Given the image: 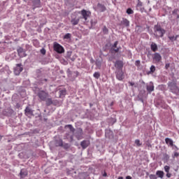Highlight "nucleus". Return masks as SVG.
Masks as SVG:
<instances>
[{
  "mask_svg": "<svg viewBox=\"0 0 179 179\" xmlns=\"http://www.w3.org/2000/svg\"><path fill=\"white\" fill-rule=\"evenodd\" d=\"M154 36L157 38H160V37H164V34H166V29H163L162 26L157 24L154 27Z\"/></svg>",
  "mask_w": 179,
  "mask_h": 179,
  "instance_id": "1",
  "label": "nucleus"
},
{
  "mask_svg": "<svg viewBox=\"0 0 179 179\" xmlns=\"http://www.w3.org/2000/svg\"><path fill=\"white\" fill-rule=\"evenodd\" d=\"M168 87L171 93H173L174 94H179V87L177 86V83L169 82L168 83Z\"/></svg>",
  "mask_w": 179,
  "mask_h": 179,
  "instance_id": "2",
  "label": "nucleus"
},
{
  "mask_svg": "<svg viewBox=\"0 0 179 179\" xmlns=\"http://www.w3.org/2000/svg\"><path fill=\"white\" fill-rule=\"evenodd\" d=\"M53 48L54 50L57 52V54H64V52H65V49H64V47L57 42L54 43Z\"/></svg>",
  "mask_w": 179,
  "mask_h": 179,
  "instance_id": "3",
  "label": "nucleus"
},
{
  "mask_svg": "<svg viewBox=\"0 0 179 179\" xmlns=\"http://www.w3.org/2000/svg\"><path fill=\"white\" fill-rule=\"evenodd\" d=\"M38 96L39 97L40 100H42V101H45L48 97V93L43 90L39 91L38 93Z\"/></svg>",
  "mask_w": 179,
  "mask_h": 179,
  "instance_id": "4",
  "label": "nucleus"
},
{
  "mask_svg": "<svg viewBox=\"0 0 179 179\" xmlns=\"http://www.w3.org/2000/svg\"><path fill=\"white\" fill-rule=\"evenodd\" d=\"M2 117H10L13 114V110L10 108H8L2 110Z\"/></svg>",
  "mask_w": 179,
  "mask_h": 179,
  "instance_id": "5",
  "label": "nucleus"
},
{
  "mask_svg": "<svg viewBox=\"0 0 179 179\" xmlns=\"http://www.w3.org/2000/svg\"><path fill=\"white\" fill-rule=\"evenodd\" d=\"M152 61L154 64H159L162 62V55L157 52H155L152 57Z\"/></svg>",
  "mask_w": 179,
  "mask_h": 179,
  "instance_id": "6",
  "label": "nucleus"
},
{
  "mask_svg": "<svg viewBox=\"0 0 179 179\" xmlns=\"http://www.w3.org/2000/svg\"><path fill=\"white\" fill-rule=\"evenodd\" d=\"M115 75L117 80H122L125 78V76L124 75V71H122V70H117L115 72Z\"/></svg>",
  "mask_w": 179,
  "mask_h": 179,
  "instance_id": "7",
  "label": "nucleus"
},
{
  "mask_svg": "<svg viewBox=\"0 0 179 179\" xmlns=\"http://www.w3.org/2000/svg\"><path fill=\"white\" fill-rule=\"evenodd\" d=\"M23 71V67H22V64H17L16 67L14 69L15 75H20V72Z\"/></svg>",
  "mask_w": 179,
  "mask_h": 179,
  "instance_id": "8",
  "label": "nucleus"
},
{
  "mask_svg": "<svg viewBox=\"0 0 179 179\" xmlns=\"http://www.w3.org/2000/svg\"><path fill=\"white\" fill-rule=\"evenodd\" d=\"M115 67L117 69V70H122V68H124V62L121 60H117L115 63Z\"/></svg>",
  "mask_w": 179,
  "mask_h": 179,
  "instance_id": "9",
  "label": "nucleus"
},
{
  "mask_svg": "<svg viewBox=\"0 0 179 179\" xmlns=\"http://www.w3.org/2000/svg\"><path fill=\"white\" fill-rule=\"evenodd\" d=\"M82 135H83V130H82L81 128L78 129L77 131L74 134V136L78 140L82 138Z\"/></svg>",
  "mask_w": 179,
  "mask_h": 179,
  "instance_id": "10",
  "label": "nucleus"
},
{
  "mask_svg": "<svg viewBox=\"0 0 179 179\" xmlns=\"http://www.w3.org/2000/svg\"><path fill=\"white\" fill-rule=\"evenodd\" d=\"M17 54L20 58H23V57H26V52H24V49L22 48H19L17 50Z\"/></svg>",
  "mask_w": 179,
  "mask_h": 179,
  "instance_id": "11",
  "label": "nucleus"
},
{
  "mask_svg": "<svg viewBox=\"0 0 179 179\" xmlns=\"http://www.w3.org/2000/svg\"><path fill=\"white\" fill-rule=\"evenodd\" d=\"M97 9L99 12H106V10H107L106 6H104L103 4H101L100 3H99L97 4Z\"/></svg>",
  "mask_w": 179,
  "mask_h": 179,
  "instance_id": "12",
  "label": "nucleus"
},
{
  "mask_svg": "<svg viewBox=\"0 0 179 179\" xmlns=\"http://www.w3.org/2000/svg\"><path fill=\"white\" fill-rule=\"evenodd\" d=\"M80 145L83 149H86V148L90 145V143H89L87 141H83L80 143Z\"/></svg>",
  "mask_w": 179,
  "mask_h": 179,
  "instance_id": "13",
  "label": "nucleus"
},
{
  "mask_svg": "<svg viewBox=\"0 0 179 179\" xmlns=\"http://www.w3.org/2000/svg\"><path fill=\"white\" fill-rule=\"evenodd\" d=\"M147 91L148 93H150L151 92L155 91V85L153 84H150L149 85H147Z\"/></svg>",
  "mask_w": 179,
  "mask_h": 179,
  "instance_id": "14",
  "label": "nucleus"
},
{
  "mask_svg": "<svg viewBox=\"0 0 179 179\" xmlns=\"http://www.w3.org/2000/svg\"><path fill=\"white\" fill-rule=\"evenodd\" d=\"M81 15L83 17V19H85V20H87V18L89 17V15H87V12L86 11V10H81Z\"/></svg>",
  "mask_w": 179,
  "mask_h": 179,
  "instance_id": "15",
  "label": "nucleus"
},
{
  "mask_svg": "<svg viewBox=\"0 0 179 179\" xmlns=\"http://www.w3.org/2000/svg\"><path fill=\"white\" fill-rule=\"evenodd\" d=\"M165 142L166 145H169L170 146H174V142L169 138H165Z\"/></svg>",
  "mask_w": 179,
  "mask_h": 179,
  "instance_id": "16",
  "label": "nucleus"
},
{
  "mask_svg": "<svg viewBox=\"0 0 179 179\" xmlns=\"http://www.w3.org/2000/svg\"><path fill=\"white\" fill-rule=\"evenodd\" d=\"M122 24H123V26H125V27H129V20H128L127 18H123L122 21Z\"/></svg>",
  "mask_w": 179,
  "mask_h": 179,
  "instance_id": "17",
  "label": "nucleus"
},
{
  "mask_svg": "<svg viewBox=\"0 0 179 179\" xmlns=\"http://www.w3.org/2000/svg\"><path fill=\"white\" fill-rule=\"evenodd\" d=\"M33 6L34 9H36V8H40V0H34L33 1Z\"/></svg>",
  "mask_w": 179,
  "mask_h": 179,
  "instance_id": "18",
  "label": "nucleus"
},
{
  "mask_svg": "<svg viewBox=\"0 0 179 179\" xmlns=\"http://www.w3.org/2000/svg\"><path fill=\"white\" fill-rule=\"evenodd\" d=\"M60 99H64L66 94V90H62L59 92Z\"/></svg>",
  "mask_w": 179,
  "mask_h": 179,
  "instance_id": "19",
  "label": "nucleus"
},
{
  "mask_svg": "<svg viewBox=\"0 0 179 179\" xmlns=\"http://www.w3.org/2000/svg\"><path fill=\"white\" fill-rule=\"evenodd\" d=\"M21 178H24L27 176V171L26 169H21L20 171Z\"/></svg>",
  "mask_w": 179,
  "mask_h": 179,
  "instance_id": "20",
  "label": "nucleus"
},
{
  "mask_svg": "<svg viewBox=\"0 0 179 179\" xmlns=\"http://www.w3.org/2000/svg\"><path fill=\"white\" fill-rule=\"evenodd\" d=\"M71 22L73 24V26H76V24H79V18H73L71 19Z\"/></svg>",
  "mask_w": 179,
  "mask_h": 179,
  "instance_id": "21",
  "label": "nucleus"
},
{
  "mask_svg": "<svg viewBox=\"0 0 179 179\" xmlns=\"http://www.w3.org/2000/svg\"><path fill=\"white\" fill-rule=\"evenodd\" d=\"M150 48L153 52H156V50H157V45L155 43H152Z\"/></svg>",
  "mask_w": 179,
  "mask_h": 179,
  "instance_id": "22",
  "label": "nucleus"
},
{
  "mask_svg": "<svg viewBox=\"0 0 179 179\" xmlns=\"http://www.w3.org/2000/svg\"><path fill=\"white\" fill-rule=\"evenodd\" d=\"M156 175L159 177V178H163V177H164V172L163 171H157Z\"/></svg>",
  "mask_w": 179,
  "mask_h": 179,
  "instance_id": "23",
  "label": "nucleus"
},
{
  "mask_svg": "<svg viewBox=\"0 0 179 179\" xmlns=\"http://www.w3.org/2000/svg\"><path fill=\"white\" fill-rule=\"evenodd\" d=\"M56 146H64V142L62 141V139H59L56 141Z\"/></svg>",
  "mask_w": 179,
  "mask_h": 179,
  "instance_id": "24",
  "label": "nucleus"
},
{
  "mask_svg": "<svg viewBox=\"0 0 179 179\" xmlns=\"http://www.w3.org/2000/svg\"><path fill=\"white\" fill-rule=\"evenodd\" d=\"M71 37H72V34H71L70 33H67L64 36L63 38L64 40H69L71 39Z\"/></svg>",
  "mask_w": 179,
  "mask_h": 179,
  "instance_id": "25",
  "label": "nucleus"
},
{
  "mask_svg": "<svg viewBox=\"0 0 179 179\" xmlns=\"http://www.w3.org/2000/svg\"><path fill=\"white\" fill-rule=\"evenodd\" d=\"M66 128H69L71 132H75V128H73V126H72V124L66 125Z\"/></svg>",
  "mask_w": 179,
  "mask_h": 179,
  "instance_id": "26",
  "label": "nucleus"
},
{
  "mask_svg": "<svg viewBox=\"0 0 179 179\" xmlns=\"http://www.w3.org/2000/svg\"><path fill=\"white\" fill-rule=\"evenodd\" d=\"M52 104V99L51 98H48L46 99V106H50Z\"/></svg>",
  "mask_w": 179,
  "mask_h": 179,
  "instance_id": "27",
  "label": "nucleus"
},
{
  "mask_svg": "<svg viewBox=\"0 0 179 179\" xmlns=\"http://www.w3.org/2000/svg\"><path fill=\"white\" fill-rule=\"evenodd\" d=\"M178 37V35H176V36H169V38L171 41H177V38Z\"/></svg>",
  "mask_w": 179,
  "mask_h": 179,
  "instance_id": "28",
  "label": "nucleus"
},
{
  "mask_svg": "<svg viewBox=\"0 0 179 179\" xmlns=\"http://www.w3.org/2000/svg\"><path fill=\"white\" fill-rule=\"evenodd\" d=\"M25 113L26 114H33V110H31V109H30L29 108H25Z\"/></svg>",
  "mask_w": 179,
  "mask_h": 179,
  "instance_id": "29",
  "label": "nucleus"
},
{
  "mask_svg": "<svg viewBox=\"0 0 179 179\" xmlns=\"http://www.w3.org/2000/svg\"><path fill=\"white\" fill-rule=\"evenodd\" d=\"M127 15H134V11L132 8H127Z\"/></svg>",
  "mask_w": 179,
  "mask_h": 179,
  "instance_id": "30",
  "label": "nucleus"
},
{
  "mask_svg": "<svg viewBox=\"0 0 179 179\" xmlns=\"http://www.w3.org/2000/svg\"><path fill=\"white\" fill-rule=\"evenodd\" d=\"M33 44L34 45H35V47H38L40 43H38V41L37 39H35L33 41Z\"/></svg>",
  "mask_w": 179,
  "mask_h": 179,
  "instance_id": "31",
  "label": "nucleus"
},
{
  "mask_svg": "<svg viewBox=\"0 0 179 179\" xmlns=\"http://www.w3.org/2000/svg\"><path fill=\"white\" fill-rule=\"evenodd\" d=\"M94 78H95V79H99V78H100V73L99 72H95L94 73Z\"/></svg>",
  "mask_w": 179,
  "mask_h": 179,
  "instance_id": "32",
  "label": "nucleus"
},
{
  "mask_svg": "<svg viewBox=\"0 0 179 179\" xmlns=\"http://www.w3.org/2000/svg\"><path fill=\"white\" fill-rule=\"evenodd\" d=\"M71 55H72V52H67V54H66V59H71Z\"/></svg>",
  "mask_w": 179,
  "mask_h": 179,
  "instance_id": "33",
  "label": "nucleus"
},
{
  "mask_svg": "<svg viewBox=\"0 0 179 179\" xmlns=\"http://www.w3.org/2000/svg\"><path fill=\"white\" fill-rule=\"evenodd\" d=\"M135 143L137 146H141L142 144L141 143V141L139 139L135 140Z\"/></svg>",
  "mask_w": 179,
  "mask_h": 179,
  "instance_id": "34",
  "label": "nucleus"
},
{
  "mask_svg": "<svg viewBox=\"0 0 179 179\" xmlns=\"http://www.w3.org/2000/svg\"><path fill=\"white\" fill-rule=\"evenodd\" d=\"M179 157V153L177 152H174L173 155H172L173 159H176V157Z\"/></svg>",
  "mask_w": 179,
  "mask_h": 179,
  "instance_id": "35",
  "label": "nucleus"
},
{
  "mask_svg": "<svg viewBox=\"0 0 179 179\" xmlns=\"http://www.w3.org/2000/svg\"><path fill=\"white\" fill-rule=\"evenodd\" d=\"M103 32L104 33V34H107V33H108V29H107V27H103Z\"/></svg>",
  "mask_w": 179,
  "mask_h": 179,
  "instance_id": "36",
  "label": "nucleus"
},
{
  "mask_svg": "<svg viewBox=\"0 0 179 179\" xmlns=\"http://www.w3.org/2000/svg\"><path fill=\"white\" fill-rule=\"evenodd\" d=\"M149 178L150 179H157V176H156V175H155V174H150L149 176Z\"/></svg>",
  "mask_w": 179,
  "mask_h": 179,
  "instance_id": "37",
  "label": "nucleus"
},
{
  "mask_svg": "<svg viewBox=\"0 0 179 179\" xmlns=\"http://www.w3.org/2000/svg\"><path fill=\"white\" fill-rule=\"evenodd\" d=\"M164 170H165L166 173H170V166H164Z\"/></svg>",
  "mask_w": 179,
  "mask_h": 179,
  "instance_id": "38",
  "label": "nucleus"
},
{
  "mask_svg": "<svg viewBox=\"0 0 179 179\" xmlns=\"http://www.w3.org/2000/svg\"><path fill=\"white\" fill-rule=\"evenodd\" d=\"M117 45H118V41H116L114 43V44L113 45V46H112V50H113V48H117Z\"/></svg>",
  "mask_w": 179,
  "mask_h": 179,
  "instance_id": "39",
  "label": "nucleus"
},
{
  "mask_svg": "<svg viewBox=\"0 0 179 179\" xmlns=\"http://www.w3.org/2000/svg\"><path fill=\"white\" fill-rule=\"evenodd\" d=\"M45 52H46V50L45 48L41 49V53L42 54V55H45Z\"/></svg>",
  "mask_w": 179,
  "mask_h": 179,
  "instance_id": "40",
  "label": "nucleus"
},
{
  "mask_svg": "<svg viewBox=\"0 0 179 179\" xmlns=\"http://www.w3.org/2000/svg\"><path fill=\"white\" fill-rule=\"evenodd\" d=\"M155 71H156V67L155 66H151L150 67V72H155Z\"/></svg>",
  "mask_w": 179,
  "mask_h": 179,
  "instance_id": "41",
  "label": "nucleus"
},
{
  "mask_svg": "<svg viewBox=\"0 0 179 179\" xmlns=\"http://www.w3.org/2000/svg\"><path fill=\"white\" fill-rule=\"evenodd\" d=\"M135 65H136V66H139L141 65V61L136 60L135 62Z\"/></svg>",
  "mask_w": 179,
  "mask_h": 179,
  "instance_id": "42",
  "label": "nucleus"
},
{
  "mask_svg": "<svg viewBox=\"0 0 179 179\" xmlns=\"http://www.w3.org/2000/svg\"><path fill=\"white\" fill-rule=\"evenodd\" d=\"M63 148H64V149H68L69 148V144L68 143L63 144Z\"/></svg>",
  "mask_w": 179,
  "mask_h": 179,
  "instance_id": "43",
  "label": "nucleus"
},
{
  "mask_svg": "<svg viewBox=\"0 0 179 179\" xmlns=\"http://www.w3.org/2000/svg\"><path fill=\"white\" fill-rule=\"evenodd\" d=\"M120 48H117L116 49L115 48H113V51H114L115 52H118V51H120Z\"/></svg>",
  "mask_w": 179,
  "mask_h": 179,
  "instance_id": "44",
  "label": "nucleus"
},
{
  "mask_svg": "<svg viewBox=\"0 0 179 179\" xmlns=\"http://www.w3.org/2000/svg\"><path fill=\"white\" fill-rule=\"evenodd\" d=\"M96 66H99V67L101 66V62H96Z\"/></svg>",
  "mask_w": 179,
  "mask_h": 179,
  "instance_id": "45",
  "label": "nucleus"
},
{
  "mask_svg": "<svg viewBox=\"0 0 179 179\" xmlns=\"http://www.w3.org/2000/svg\"><path fill=\"white\" fill-rule=\"evenodd\" d=\"M143 5V3L141 1H138V3H137V6H142Z\"/></svg>",
  "mask_w": 179,
  "mask_h": 179,
  "instance_id": "46",
  "label": "nucleus"
},
{
  "mask_svg": "<svg viewBox=\"0 0 179 179\" xmlns=\"http://www.w3.org/2000/svg\"><path fill=\"white\" fill-rule=\"evenodd\" d=\"M166 177H167L168 178H170L171 177V173H170V172H168V173H166Z\"/></svg>",
  "mask_w": 179,
  "mask_h": 179,
  "instance_id": "47",
  "label": "nucleus"
},
{
  "mask_svg": "<svg viewBox=\"0 0 179 179\" xmlns=\"http://www.w3.org/2000/svg\"><path fill=\"white\" fill-rule=\"evenodd\" d=\"M0 118H2V108L0 107Z\"/></svg>",
  "mask_w": 179,
  "mask_h": 179,
  "instance_id": "48",
  "label": "nucleus"
},
{
  "mask_svg": "<svg viewBox=\"0 0 179 179\" xmlns=\"http://www.w3.org/2000/svg\"><path fill=\"white\" fill-rule=\"evenodd\" d=\"M165 68H166V69H167L168 68H170V64H166L165 65Z\"/></svg>",
  "mask_w": 179,
  "mask_h": 179,
  "instance_id": "49",
  "label": "nucleus"
},
{
  "mask_svg": "<svg viewBox=\"0 0 179 179\" xmlns=\"http://www.w3.org/2000/svg\"><path fill=\"white\" fill-rule=\"evenodd\" d=\"M129 84L130 85V86H134L135 85L134 83H132V82H129Z\"/></svg>",
  "mask_w": 179,
  "mask_h": 179,
  "instance_id": "50",
  "label": "nucleus"
},
{
  "mask_svg": "<svg viewBox=\"0 0 179 179\" xmlns=\"http://www.w3.org/2000/svg\"><path fill=\"white\" fill-rule=\"evenodd\" d=\"M103 177H107V173L106 171L103 172Z\"/></svg>",
  "mask_w": 179,
  "mask_h": 179,
  "instance_id": "51",
  "label": "nucleus"
},
{
  "mask_svg": "<svg viewBox=\"0 0 179 179\" xmlns=\"http://www.w3.org/2000/svg\"><path fill=\"white\" fill-rule=\"evenodd\" d=\"M71 61H72L73 62V61H75V59H76V58L75 57H71L70 58Z\"/></svg>",
  "mask_w": 179,
  "mask_h": 179,
  "instance_id": "52",
  "label": "nucleus"
},
{
  "mask_svg": "<svg viewBox=\"0 0 179 179\" xmlns=\"http://www.w3.org/2000/svg\"><path fill=\"white\" fill-rule=\"evenodd\" d=\"M110 107H113V106H114V101H112L110 104Z\"/></svg>",
  "mask_w": 179,
  "mask_h": 179,
  "instance_id": "53",
  "label": "nucleus"
},
{
  "mask_svg": "<svg viewBox=\"0 0 179 179\" xmlns=\"http://www.w3.org/2000/svg\"><path fill=\"white\" fill-rule=\"evenodd\" d=\"M126 179H132V177L128 176L126 177Z\"/></svg>",
  "mask_w": 179,
  "mask_h": 179,
  "instance_id": "54",
  "label": "nucleus"
},
{
  "mask_svg": "<svg viewBox=\"0 0 179 179\" xmlns=\"http://www.w3.org/2000/svg\"><path fill=\"white\" fill-rule=\"evenodd\" d=\"M117 179H124V177L120 176V177H119Z\"/></svg>",
  "mask_w": 179,
  "mask_h": 179,
  "instance_id": "55",
  "label": "nucleus"
},
{
  "mask_svg": "<svg viewBox=\"0 0 179 179\" xmlns=\"http://www.w3.org/2000/svg\"><path fill=\"white\" fill-rule=\"evenodd\" d=\"M71 141H73V136H71Z\"/></svg>",
  "mask_w": 179,
  "mask_h": 179,
  "instance_id": "56",
  "label": "nucleus"
},
{
  "mask_svg": "<svg viewBox=\"0 0 179 179\" xmlns=\"http://www.w3.org/2000/svg\"><path fill=\"white\" fill-rule=\"evenodd\" d=\"M97 23V21H94V24H96Z\"/></svg>",
  "mask_w": 179,
  "mask_h": 179,
  "instance_id": "57",
  "label": "nucleus"
},
{
  "mask_svg": "<svg viewBox=\"0 0 179 179\" xmlns=\"http://www.w3.org/2000/svg\"><path fill=\"white\" fill-rule=\"evenodd\" d=\"M8 73H12V71H8Z\"/></svg>",
  "mask_w": 179,
  "mask_h": 179,
  "instance_id": "58",
  "label": "nucleus"
},
{
  "mask_svg": "<svg viewBox=\"0 0 179 179\" xmlns=\"http://www.w3.org/2000/svg\"><path fill=\"white\" fill-rule=\"evenodd\" d=\"M44 80H45V82H47V79H45V78L44 79Z\"/></svg>",
  "mask_w": 179,
  "mask_h": 179,
  "instance_id": "59",
  "label": "nucleus"
},
{
  "mask_svg": "<svg viewBox=\"0 0 179 179\" xmlns=\"http://www.w3.org/2000/svg\"><path fill=\"white\" fill-rule=\"evenodd\" d=\"M1 139H2V136H0V141H1Z\"/></svg>",
  "mask_w": 179,
  "mask_h": 179,
  "instance_id": "60",
  "label": "nucleus"
},
{
  "mask_svg": "<svg viewBox=\"0 0 179 179\" xmlns=\"http://www.w3.org/2000/svg\"><path fill=\"white\" fill-rule=\"evenodd\" d=\"M91 23H92V24L93 25V22H91Z\"/></svg>",
  "mask_w": 179,
  "mask_h": 179,
  "instance_id": "61",
  "label": "nucleus"
}]
</instances>
